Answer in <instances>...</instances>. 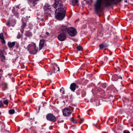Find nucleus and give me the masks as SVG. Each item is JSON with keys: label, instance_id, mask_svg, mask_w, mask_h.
I'll return each mask as SVG.
<instances>
[{"label": "nucleus", "instance_id": "nucleus-1", "mask_svg": "<svg viewBox=\"0 0 133 133\" xmlns=\"http://www.w3.org/2000/svg\"><path fill=\"white\" fill-rule=\"evenodd\" d=\"M66 9V7H60L57 9L55 13L56 19L60 21L63 19L65 16Z\"/></svg>", "mask_w": 133, "mask_h": 133}, {"label": "nucleus", "instance_id": "nucleus-2", "mask_svg": "<svg viewBox=\"0 0 133 133\" xmlns=\"http://www.w3.org/2000/svg\"><path fill=\"white\" fill-rule=\"evenodd\" d=\"M26 49L27 50L30 54L35 55L37 54L38 51V48L36 46L35 43H33V44H28Z\"/></svg>", "mask_w": 133, "mask_h": 133}, {"label": "nucleus", "instance_id": "nucleus-3", "mask_svg": "<svg viewBox=\"0 0 133 133\" xmlns=\"http://www.w3.org/2000/svg\"><path fill=\"white\" fill-rule=\"evenodd\" d=\"M103 1L104 0H103ZM121 1L122 0H107V1L104 3L103 1V3L102 4V5H104V6L105 8H107L109 7H111L115 4H117ZM101 9H102V8ZM101 10H102V9H101Z\"/></svg>", "mask_w": 133, "mask_h": 133}, {"label": "nucleus", "instance_id": "nucleus-4", "mask_svg": "<svg viewBox=\"0 0 133 133\" xmlns=\"http://www.w3.org/2000/svg\"><path fill=\"white\" fill-rule=\"evenodd\" d=\"M103 0H96L94 4V10L96 13L98 14L101 10L102 5L103 4Z\"/></svg>", "mask_w": 133, "mask_h": 133}, {"label": "nucleus", "instance_id": "nucleus-5", "mask_svg": "<svg viewBox=\"0 0 133 133\" xmlns=\"http://www.w3.org/2000/svg\"><path fill=\"white\" fill-rule=\"evenodd\" d=\"M44 11V15L48 18L51 16L52 6L46 3L43 8Z\"/></svg>", "mask_w": 133, "mask_h": 133}, {"label": "nucleus", "instance_id": "nucleus-6", "mask_svg": "<svg viewBox=\"0 0 133 133\" xmlns=\"http://www.w3.org/2000/svg\"><path fill=\"white\" fill-rule=\"evenodd\" d=\"M46 118L47 121L54 123L56 122L57 119V117L51 113L47 114L46 115Z\"/></svg>", "mask_w": 133, "mask_h": 133}, {"label": "nucleus", "instance_id": "nucleus-7", "mask_svg": "<svg viewBox=\"0 0 133 133\" xmlns=\"http://www.w3.org/2000/svg\"><path fill=\"white\" fill-rule=\"evenodd\" d=\"M68 33L69 36L73 37L76 35L77 31L75 28L71 27L69 28Z\"/></svg>", "mask_w": 133, "mask_h": 133}, {"label": "nucleus", "instance_id": "nucleus-8", "mask_svg": "<svg viewBox=\"0 0 133 133\" xmlns=\"http://www.w3.org/2000/svg\"><path fill=\"white\" fill-rule=\"evenodd\" d=\"M20 10L19 5H17L15 7H13L12 10V13L17 18H18L19 16V12Z\"/></svg>", "mask_w": 133, "mask_h": 133}, {"label": "nucleus", "instance_id": "nucleus-9", "mask_svg": "<svg viewBox=\"0 0 133 133\" xmlns=\"http://www.w3.org/2000/svg\"><path fill=\"white\" fill-rule=\"evenodd\" d=\"M63 4L61 0H55V2L53 5V6L55 9L57 8V6L59 7L63 6Z\"/></svg>", "mask_w": 133, "mask_h": 133}, {"label": "nucleus", "instance_id": "nucleus-10", "mask_svg": "<svg viewBox=\"0 0 133 133\" xmlns=\"http://www.w3.org/2000/svg\"><path fill=\"white\" fill-rule=\"evenodd\" d=\"M58 39L61 41H63L66 39V34L64 33H61L57 37Z\"/></svg>", "mask_w": 133, "mask_h": 133}, {"label": "nucleus", "instance_id": "nucleus-11", "mask_svg": "<svg viewBox=\"0 0 133 133\" xmlns=\"http://www.w3.org/2000/svg\"><path fill=\"white\" fill-rule=\"evenodd\" d=\"M63 113L64 116H68L71 114L72 112L70 109L65 108L63 111Z\"/></svg>", "mask_w": 133, "mask_h": 133}, {"label": "nucleus", "instance_id": "nucleus-12", "mask_svg": "<svg viewBox=\"0 0 133 133\" xmlns=\"http://www.w3.org/2000/svg\"><path fill=\"white\" fill-rule=\"evenodd\" d=\"M76 92L77 95H80L81 94L82 97H85L86 95V92L83 90L78 89L77 90Z\"/></svg>", "mask_w": 133, "mask_h": 133}, {"label": "nucleus", "instance_id": "nucleus-13", "mask_svg": "<svg viewBox=\"0 0 133 133\" xmlns=\"http://www.w3.org/2000/svg\"><path fill=\"white\" fill-rule=\"evenodd\" d=\"M16 20L15 19H12L10 21L9 20L7 21L6 24L8 27H10L11 26L13 27L16 24Z\"/></svg>", "mask_w": 133, "mask_h": 133}, {"label": "nucleus", "instance_id": "nucleus-14", "mask_svg": "<svg viewBox=\"0 0 133 133\" xmlns=\"http://www.w3.org/2000/svg\"><path fill=\"white\" fill-rule=\"evenodd\" d=\"M109 46V44L103 42L99 45V47L100 49H104L106 50L107 48Z\"/></svg>", "mask_w": 133, "mask_h": 133}, {"label": "nucleus", "instance_id": "nucleus-15", "mask_svg": "<svg viewBox=\"0 0 133 133\" xmlns=\"http://www.w3.org/2000/svg\"><path fill=\"white\" fill-rule=\"evenodd\" d=\"M69 28L65 26H62L60 28V31L66 34L68 33Z\"/></svg>", "mask_w": 133, "mask_h": 133}, {"label": "nucleus", "instance_id": "nucleus-16", "mask_svg": "<svg viewBox=\"0 0 133 133\" xmlns=\"http://www.w3.org/2000/svg\"><path fill=\"white\" fill-rule=\"evenodd\" d=\"M39 0H28L29 4L31 6H35L37 3V2Z\"/></svg>", "mask_w": 133, "mask_h": 133}, {"label": "nucleus", "instance_id": "nucleus-17", "mask_svg": "<svg viewBox=\"0 0 133 133\" xmlns=\"http://www.w3.org/2000/svg\"><path fill=\"white\" fill-rule=\"evenodd\" d=\"M24 35L26 37L29 38H31L32 36V32L29 30L26 31Z\"/></svg>", "mask_w": 133, "mask_h": 133}, {"label": "nucleus", "instance_id": "nucleus-18", "mask_svg": "<svg viewBox=\"0 0 133 133\" xmlns=\"http://www.w3.org/2000/svg\"><path fill=\"white\" fill-rule=\"evenodd\" d=\"M44 43L45 40L44 39H42L40 40L39 46V50H41L44 46Z\"/></svg>", "mask_w": 133, "mask_h": 133}, {"label": "nucleus", "instance_id": "nucleus-19", "mask_svg": "<svg viewBox=\"0 0 133 133\" xmlns=\"http://www.w3.org/2000/svg\"><path fill=\"white\" fill-rule=\"evenodd\" d=\"M52 68L53 69L55 70V71H59V68L58 67V65L55 63H54L53 65H52Z\"/></svg>", "mask_w": 133, "mask_h": 133}, {"label": "nucleus", "instance_id": "nucleus-20", "mask_svg": "<svg viewBox=\"0 0 133 133\" xmlns=\"http://www.w3.org/2000/svg\"><path fill=\"white\" fill-rule=\"evenodd\" d=\"M15 44V42H9L8 43V45L10 48H11L14 46Z\"/></svg>", "mask_w": 133, "mask_h": 133}, {"label": "nucleus", "instance_id": "nucleus-21", "mask_svg": "<svg viewBox=\"0 0 133 133\" xmlns=\"http://www.w3.org/2000/svg\"><path fill=\"white\" fill-rule=\"evenodd\" d=\"M76 83H71L70 87L71 90L73 91H74L76 90Z\"/></svg>", "mask_w": 133, "mask_h": 133}, {"label": "nucleus", "instance_id": "nucleus-22", "mask_svg": "<svg viewBox=\"0 0 133 133\" xmlns=\"http://www.w3.org/2000/svg\"><path fill=\"white\" fill-rule=\"evenodd\" d=\"M78 0H72L71 2V3L73 6H75L76 5L77 6H79V4H78Z\"/></svg>", "mask_w": 133, "mask_h": 133}, {"label": "nucleus", "instance_id": "nucleus-23", "mask_svg": "<svg viewBox=\"0 0 133 133\" xmlns=\"http://www.w3.org/2000/svg\"><path fill=\"white\" fill-rule=\"evenodd\" d=\"M56 72L55 71V70L53 69L52 68V65L51 66V70L49 72L47 73V75L49 76V75H51L53 73H55Z\"/></svg>", "mask_w": 133, "mask_h": 133}, {"label": "nucleus", "instance_id": "nucleus-24", "mask_svg": "<svg viewBox=\"0 0 133 133\" xmlns=\"http://www.w3.org/2000/svg\"><path fill=\"white\" fill-rule=\"evenodd\" d=\"M8 84L7 83L4 82V83L3 85V88L2 89L3 91H4L8 89Z\"/></svg>", "mask_w": 133, "mask_h": 133}, {"label": "nucleus", "instance_id": "nucleus-25", "mask_svg": "<svg viewBox=\"0 0 133 133\" xmlns=\"http://www.w3.org/2000/svg\"><path fill=\"white\" fill-rule=\"evenodd\" d=\"M0 57L1 59V61L4 62L5 61V57L3 54H0Z\"/></svg>", "mask_w": 133, "mask_h": 133}, {"label": "nucleus", "instance_id": "nucleus-26", "mask_svg": "<svg viewBox=\"0 0 133 133\" xmlns=\"http://www.w3.org/2000/svg\"><path fill=\"white\" fill-rule=\"evenodd\" d=\"M22 25L21 26H22V29H24L25 28V27L26 26V23L24 22V20H22Z\"/></svg>", "mask_w": 133, "mask_h": 133}, {"label": "nucleus", "instance_id": "nucleus-27", "mask_svg": "<svg viewBox=\"0 0 133 133\" xmlns=\"http://www.w3.org/2000/svg\"><path fill=\"white\" fill-rule=\"evenodd\" d=\"M76 49L78 51H82L83 50L82 47L80 45L77 46L76 47Z\"/></svg>", "mask_w": 133, "mask_h": 133}, {"label": "nucleus", "instance_id": "nucleus-28", "mask_svg": "<svg viewBox=\"0 0 133 133\" xmlns=\"http://www.w3.org/2000/svg\"><path fill=\"white\" fill-rule=\"evenodd\" d=\"M9 112L10 114L12 115L15 113V111L13 109H10L9 110Z\"/></svg>", "mask_w": 133, "mask_h": 133}, {"label": "nucleus", "instance_id": "nucleus-29", "mask_svg": "<svg viewBox=\"0 0 133 133\" xmlns=\"http://www.w3.org/2000/svg\"><path fill=\"white\" fill-rule=\"evenodd\" d=\"M3 104L8 105L9 103V102L8 100L6 99L4 100L2 102Z\"/></svg>", "mask_w": 133, "mask_h": 133}, {"label": "nucleus", "instance_id": "nucleus-30", "mask_svg": "<svg viewBox=\"0 0 133 133\" xmlns=\"http://www.w3.org/2000/svg\"><path fill=\"white\" fill-rule=\"evenodd\" d=\"M70 121L74 123H77L75 119L74 118V117H72L70 119Z\"/></svg>", "mask_w": 133, "mask_h": 133}, {"label": "nucleus", "instance_id": "nucleus-31", "mask_svg": "<svg viewBox=\"0 0 133 133\" xmlns=\"http://www.w3.org/2000/svg\"><path fill=\"white\" fill-rule=\"evenodd\" d=\"M133 112V110L132 109H129L128 110V111L127 112L128 114H132Z\"/></svg>", "mask_w": 133, "mask_h": 133}, {"label": "nucleus", "instance_id": "nucleus-32", "mask_svg": "<svg viewBox=\"0 0 133 133\" xmlns=\"http://www.w3.org/2000/svg\"><path fill=\"white\" fill-rule=\"evenodd\" d=\"M22 36V35L19 32L17 36V38L18 39H20Z\"/></svg>", "mask_w": 133, "mask_h": 133}, {"label": "nucleus", "instance_id": "nucleus-33", "mask_svg": "<svg viewBox=\"0 0 133 133\" xmlns=\"http://www.w3.org/2000/svg\"><path fill=\"white\" fill-rule=\"evenodd\" d=\"M1 43L3 44H5L6 43V42L5 40L4 39V37L1 39Z\"/></svg>", "mask_w": 133, "mask_h": 133}, {"label": "nucleus", "instance_id": "nucleus-34", "mask_svg": "<svg viewBox=\"0 0 133 133\" xmlns=\"http://www.w3.org/2000/svg\"><path fill=\"white\" fill-rule=\"evenodd\" d=\"M24 8H22V9H21V12L20 13L21 15H23L24 14Z\"/></svg>", "mask_w": 133, "mask_h": 133}, {"label": "nucleus", "instance_id": "nucleus-35", "mask_svg": "<svg viewBox=\"0 0 133 133\" xmlns=\"http://www.w3.org/2000/svg\"><path fill=\"white\" fill-rule=\"evenodd\" d=\"M101 87L105 89L106 87L107 86L105 83H103L101 85Z\"/></svg>", "mask_w": 133, "mask_h": 133}, {"label": "nucleus", "instance_id": "nucleus-36", "mask_svg": "<svg viewBox=\"0 0 133 133\" xmlns=\"http://www.w3.org/2000/svg\"><path fill=\"white\" fill-rule=\"evenodd\" d=\"M60 91L63 94H65V91L64 88H62V89H61Z\"/></svg>", "mask_w": 133, "mask_h": 133}, {"label": "nucleus", "instance_id": "nucleus-37", "mask_svg": "<svg viewBox=\"0 0 133 133\" xmlns=\"http://www.w3.org/2000/svg\"><path fill=\"white\" fill-rule=\"evenodd\" d=\"M3 73V70L2 69H0V77H1V76Z\"/></svg>", "mask_w": 133, "mask_h": 133}, {"label": "nucleus", "instance_id": "nucleus-38", "mask_svg": "<svg viewBox=\"0 0 133 133\" xmlns=\"http://www.w3.org/2000/svg\"><path fill=\"white\" fill-rule=\"evenodd\" d=\"M3 107V108L4 107V105L2 102L0 100V107Z\"/></svg>", "mask_w": 133, "mask_h": 133}, {"label": "nucleus", "instance_id": "nucleus-39", "mask_svg": "<svg viewBox=\"0 0 133 133\" xmlns=\"http://www.w3.org/2000/svg\"><path fill=\"white\" fill-rule=\"evenodd\" d=\"M4 37L2 33L0 34V39H1Z\"/></svg>", "mask_w": 133, "mask_h": 133}, {"label": "nucleus", "instance_id": "nucleus-40", "mask_svg": "<svg viewBox=\"0 0 133 133\" xmlns=\"http://www.w3.org/2000/svg\"><path fill=\"white\" fill-rule=\"evenodd\" d=\"M80 119L81 120V122H79L81 124L82 123L84 120V119L83 118H80Z\"/></svg>", "mask_w": 133, "mask_h": 133}, {"label": "nucleus", "instance_id": "nucleus-41", "mask_svg": "<svg viewBox=\"0 0 133 133\" xmlns=\"http://www.w3.org/2000/svg\"><path fill=\"white\" fill-rule=\"evenodd\" d=\"M123 133H130L129 131L128 130H124L123 131Z\"/></svg>", "mask_w": 133, "mask_h": 133}, {"label": "nucleus", "instance_id": "nucleus-42", "mask_svg": "<svg viewBox=\"0 0 133 133\" xmlns=\"http://www.w3.org/2000/svg\"><path fill=\"white\" fill-rule=\"evenodd\" d=\"M118 75L116 74H114L113 76H112V77H116L117 78L118 77Z\"/></svg>", "mask_w": 133, "mask_h": 133}, {"label": "nucleus", "instance_id": "nucleus-43", "mask_svg": "<svg viewBox=\"0 0 133 133\" xmlns=\"http://www.w3.org/2000/svg\"><path fill=\"white\" fill-rule=\"evenodd\" d=\"M16 47L17 49H18L19 46V44L18 43H16Z\"/></svg>", "mask_w": 133, "mask_h": 133}, {"label": "nucleus", "instance_id": "nucleus-44", "mask_svg": "<svg viewBox=\"0 0 133 133\" xmlns=\"http://www.w3.org/2000/svg\"><path fill=\"white\" fill-rule=\"evenodd\" d=\"M108 59V57L107 56H105L104 57V59L106 61H107V60Z\"/></svg>", "mask_w": 133, "mask_h": 133}, {"label": "nucleus", "instance_id": "nucleus-45", "mask_svg": "<svg viewBox=\"0 0 133 133\" xmlns=\"http://www.w3.org/2000/svg\"><path fill=\"white\" fill-rule=\"evenodd\" d=\"M118 78L119 79H122V77L120 75L118 76Z\"/></svg>", "mask_w": 133, "mask_h": 133}, {"label": "nucleus", "instance_id": "nucleus-46", "mask_svg": "<svg viewBox=\"0 0 133 133\" xmlns=\"http://www.w3.org/2000/svg\"><path fill=\"white\" fill-rule=\"evenodd\" d=\"M34 119V118H30V119H29V120L31 121V122H32L33 121V120Z\"/></svg>", "mask_w": 133, "mask_h": 133}, {"label": "nucleus", "instance_id": "nucleus-47", "mask_svg": "<svg viewBox=\"0 0 133 133\" xmlns=\"http://www.w3.org/2000/svg\"><path fill=\"white\" fill-rule=\"evenodd\" d=\"M22 30H21V32L22 33V35H23V32H24V29H22Z\"/></svg>", "mask_w": 133, "mask_h": 133}, {"label": "nucleus", "instance_id": "nucleus-48", "mask_svg": "<svg viewBox=\"0 0 133 133\" xmlns=\"http://www.w3.org/2000/svg\"><path fill=\"white\" fill-rule=\"evenodd\" d=\"M4 50H0V52H1V53H2L1 54H3V53L4 52Z\"/></svg>", "mask_w": 133, "mask_h": 133}, {"label": "nucleus", "instance_id": "nucleus-49", "mask_svg": "<svg viewBox=\"0 0 133 133\" xmlns=\"http://www.w3.org/2000/svg\"><path fill=\"white\" fill-rule=\"evenodd\" d=\"M49 128H50V129H52L53 128V127L52 126H50V127H49Z\"/></svg>", "mask_w": 133, "mask_h": 133}, {"label": "nucleus", "instance_id": "nucleus-50", "mask_svg": "<svg viewBox=\"0 0 133 133\" xmlns=\"http://www.w3.org/2000/svg\"><path fill=\"white\" fill-rule=\"evenodd\" d=\"M46 34L48 36H49V33L48 32H46Z\"/></svg>", "mask_w": 133, "mask_h": 133}, {"label": "nucleus", "instance_id": "nucleus-51", "mask_svg": "<svg viewBox=\"0 0 133 133\" xmlns=\"http://www.w3.org/2000/svg\"><path fill=\"white\" fill-rule=\"evenodd\" d=\"M14 102L15 103H18V100L15 101Z\"/></svg>", "mask_w": 133, "mask_h": 133}, {"label": "nucleus", "instance_id": "nucleus-52", "mask_svg": "<svg viewBox=\"0 0 133 133\" xmlns=\"http://www.w3.org/2000/svg\"><path fill=\"white\" fill-rule=\"evenodd\" d=\"M78 85H77L76 84V88H78Z\"/></svg>", "mask_w": 133, "mask_h": 133}, {"label": "nucleus", "instance_id": "nucleus-53", "mask_svg": "<svg viewBox=\"0 0 133 133\" xmlns=\"http://www.w3.org/2000/svg\"><path fill=\"white\" fill-rule=\"evenodd\" d=\"M99 91H101V90H102L101 88H99Z\"/></svg>", "mask_w": 133, "mask_h": 133}, {"label": "nucleus", "instance_id": "nucleus-54", "mask_svg": "<svg viewBox=\"0 0 133 133\" xmlns=\"http://www.w3.org/2000/svg\"><path fill=\"white\" fill-rule=\"evenodd\" d=\"M40 108V106H39L38 107V110H39Z\"/></svg>", "mask_w": 133, "mask_h": 133}, {"label": "nucleus", "instance_id": "nucleus-55", "mask_svg": "<svg viewBox=\"0 0 133 133\" xmlns=\"http://www.w3.org/2000/svg\"><path fill=\"white\" fill-rule=\"evenodd\" d=\"M41 21H44V19L43 18H42L41 19Z\"/></svg>", "mask_w": 133, "mask_h": 133}, {"label": "nucleus", "instance_id": "nucleus-56", "mask_svg": "<svg viewBox=\"0 0 133 133\" xmlns=\"http://www.w3.org/2000/svg\"><path fill=\"white\" fill-rule=\"evenodd\" d=\"M93 125H94L95 126V127H97V126L95 124H93Z\"/></svg>", "mask_w": 133, "mask_h": 133}, {"label": "nucleus", "instance_id": "nucleus-57", "mask_svg": "<svg viewBox=\"0 0 133 133\" xmlns=\"http://www.w3.org/2000/svg\"><path fill=\"white\" fill-rule=\"evenodd\" d=\"M24 39L25 40H26L27 39V38H24Z\"/></svg>", "mask_w": 133, "mask_h": 133}, {"label": "nucleus", "instance_id": "nucleus-58", "mask_svg": "<svg viewBox=\"0 0 133 133\" xmlns=\"http://www.w3.org/2000/svg\"><path fill=\"white\" fill-rule=\"evenodd\" d=\"M90 0L91 2H93L92 0Z\"/></svg>", "mask_w": 133, "mask_h": 133}, {"label": "nucleus", "instance_id": "nucleus-59", "mask_svg": "<svg viewBox=\"0 0 133 133\" xmlns=\"http://www.w3.org/2000/svg\"><path fill=\"white\" fill-rule=\"evenodd\" d=\"M80 116H78V118H80Z\"/></svg>", "mask_w": 133, "mask_h": 133}, {"label": "nucleus", "instance_id": "nucleus-60", "mask_svg": "<svg viewBox=\"0 0 133 133\" xmlns=\"http://www.w3.org/2000/svg\"><path fill=\"white\" fill-rule=\"evenodd\" d=\"M107 124H108V121H107Z\"/></svg>", "mask_w": 133, "mask_h": 133}, {"label": "nucleus", "instance_id": "nucleus-61", "mask_svg": "<svg viewBox=\"0 0 133 133\" xmlns=\"http://www.w3.org/2000/svg\"><path fill=\"white\" fill-rule=\"evenodd\" d=\"M42 95L43 96H44V93H43V94H42Z\"/></svg>", "mask_w": 133, "mask_h": 133}, {"label": "nucleus", "instance_id": "nucleus-62", "mask_svg": "<svg viewBox=\"0 0 133 133\" xmlns=\"http://www.w3.org/2000/svg\"><path fill=\"white\" fill-rule=\"evenodd\" d=\"M46 92V90H44V92Z\"/></svg>", "mask_w": 133, "mask_h": 133}, {"label": "nucleus", "instance_id": "nucleus-63", "mask_svg": "<svg viewBox=\"0 0 133 133\" xmlns=\"http://www.w3.org/2000/svg\"><path fill=\"white\" fill-rule=\"evenodd\" d=\"M110 118H108V120H110Z\"/></svg>", "mask_w": 133, "mask_h": 133}, {"label": "nucleus", "instance_id": "nucleus-64", "mask_svg": "<svg viewBox=\"0 0 133 133\" xmlns=\"http://www.w3.org/2000/svg\"><path fill=\"white\" fill-rule=\"evenodd\" d=\"M24 116H26V114H25V115H24Z\"/></svg>", "mask_w": 133, "mask_h": 133}]
</instances>
